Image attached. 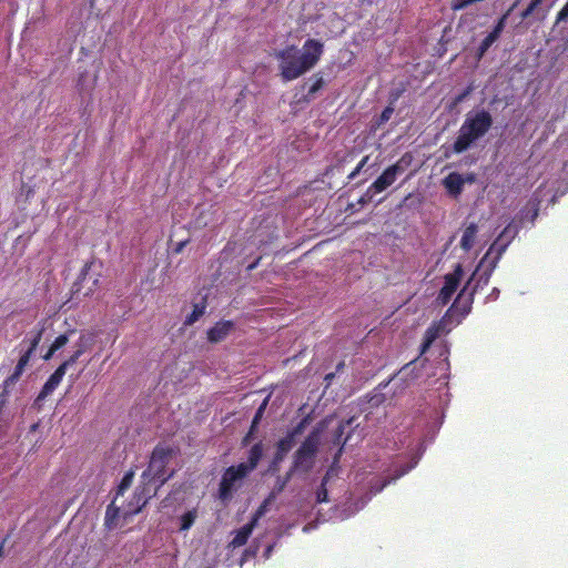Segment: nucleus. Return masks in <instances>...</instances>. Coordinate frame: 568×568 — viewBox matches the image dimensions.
I'll list each match as a JSON object with an SVG mask.
<instances>
[{"mask_svg": "<svg viewBox=\"0 0 568 568\" xmlns=\"http://www.w3.org/2000/svg\"><path fill=\"white\" fill-rule=\"evenodd\" d=\"M44 332V326L37 328L36 332H30L26 338L20 343V353L21 356L18 361V364L13 371V373L3 382L2 393L0 395L1 403H4V398L11 393L18 381L20 379L26 366L29 364L33 353L36 352L42 335Z\"/></svg>", "mask_w": 568, "mask_h": 568, "instance_id": "423d86ee", "label": "nucleus"}, {"mask_svg": "<svg viewBox=\"0 0 568 568\" xmlns=\"http://www.w3.org/2000/svg\"><path fill=\"white\" fill-rule=\"evenodd\" d=\"M368 160H369L368 155L364 156L359 161V163L356 165V168L349 173L348 180H354L362 172L364 166L367 164Z\"/></svg>", "mask_w": 568, "mask_h": 568, "instance_id": "473e14b6", "label": "nucleus"}, {"mask_svg": "<svg viewBox=\"0 0 568 568\" xmlns=\"http://www.w3.org/2000/svg\"><path fill=\"white\" fill-rule=\"evenodd\" d=\"M518 230L517 226H514L511 224L507 225L504 231L500 233V235L497 237V240L490 245L487 253L495 255L498 253V250L503 244H506V247L509 245L511 240L516 236Z\"/></svg>", "mask_w": 568, "mask_h": 568, "instance_id": "6ab92c4d", "label": "nucleus"}, {"mask_svg": "<svg viewBox=\"0 0 568 568\" xmlns=\"http://www.w3.org/2000/svg\"><path fill=\"white\" fill-rule=\"evenodd\" d=\"M205 312L204 304H195L191 314H189L185 318L186 325L194 324L201 316H203Z\"/></svg>", "mask_w": 568, "mask_h": 568, "instance_id": "393cba45", "label": "nucleus"}, {"mask_svg": "<svg viewBox=\"0 0 568 568\" xmlns=\"http://www.w3.org/2000/svg\"><path fill=\"white\" fill-rule=\"evenodd\" d=\"M493 118L488 111L480 110L475 113H468L459 129V134L454 142V151L462 153L470 145L483 138L491 128Z\"/></svg>", "mask_w": 568, "mask_h": 568, "instance_id": "20e7f679", "label": "nucleus"}, {"mask_svg": "<svg viewBox=\"0 0 568 568\" xmlns=\"http://www.w3.org/2000/svg\"><path fill=\"white\" fill-rule=\"evenodd\" d=\"M466 97V93L462 94L460 97H458L457 101L460 102L463 101V99Z\"/></svg>", "mask_w": 568, "mask_h": 568, "instance_id": "de8ad7c7", "label": "nucleus"}, {"mask_svg": "<svg viewBox=\"0 0 568 568\" xmlns=\"http://www.w3.org/2000/svg\"><path fill=\"white\" fill-rule=\"evenodd\" d=\"M474 294L475 290H470L466 285L463 287L457 298L455 300L454 304L447 311L442 321L438 324L433 325L426 329L424 335V342L422 344L420 349L422 354H424L430 347V345L440 334L450 331L448 324L452 323V318L455 315V313L458 312L460 316L464 317L470 312L471 304L474 301Z\"/></svg>", "mask_w": 568, "mask_h": 568, "instance_id": "7ed1b4c3", "label": "nucleus"}, {"mask_svg": "<svg viewBox=\"0 0 568 568\" xmlns=\"http://www.w3.org/2000/svg\"><path fill=\"white\" fill-rule=\"evenodd\" d=\"M474 181L475 176L473 174L463 175L453 172L443 180V184L450 195L457 197L462 193L465 183H473Z\"/></svg>", "mask_w": 568, "mask_h": 568, "instance_id": "4468645a", "label": "nucleus"}, {"mask_svg": "<svg viewBox=\"0 0 568 568\" xmlns=\"http://www.w3.org/2000/svg\"><path fill=\"white\" fill-rule=\"evenodd\" d=\"M403 172L404 166L399 162L388 166L371 185L372 190L377 194L385 191L397 180L398 175H400Z\"/></svg>", "mask_w": 568, "mask_h": 568, "instance_id": "ddd939ff", "label": "nucleus"}, {"mask_svg": "<svg viewBox=\"0 0 568 568\" xmlns=\"http://www.w3.org/2000/svg\"><path fill=\"white\" fill-rule=\"evenodd\" d=\"M505 251L506 244H503L498 250L497 254L491 255L489 253H486L484 257L480 260L478 266L474 271L470 278L467 281L466 286H468L470 290H475V292L478 288L485 287L488 284L491 274Z\"/></svg>", "mask_w": 568, "mask_h": 568, "instance_id": "0eeeda50", "label": "nucleus"}, {"mask_svg": "<svg viewBox=\"0 0 568 568\" xmlns=\"http://www.w3.org/2000/svg\"><path fill=\"white\" fill-rule=\"evenodd\" d=\"M493 36L488 34L478 47V59H481L484 54L487 52V50L493 45V43L496 41Z\"/></svg>", "mask_w": 568, "mask_h": 568, "instance_id": "cd10ccee", "label": "nucleus"}, {"mask_svg": "<svg viewBox=\"0 0 568 568\" xmlns=\"http://www.w3.org/2000/svg\"><path fill=\"white\" fill-rule=\"evenodd\" d=\"M265 508H266V505H262L255 516L252 518V520L244 525L241 529H239L236 532H235V536L234 538L232 539V541L230 542V545L233 547V548H236V547H241L243 546L244 544H246L248 537L251 536V534L253 532V529L258 520V518L265 513Z\"/></svg>", "mask_w": 568, "mask_h": 568, "instance_id": "2eb2a0df", "label": "nucleus"}, {"mask_svg": "<svg viewBox=\"0 0 568 568\" xmlns=\"http://www.w3.org/2000/svg\"><path fill=\"white\" fill-rule=\"evenodd\" d=\"M69 342V336L67 334H61L59 335L54 341L53 343L51 344V346L53 347V351H59L60 348H62L63 346H65Z\"/></svg>", "mask_w": 568, "mask_h": 568, "instance_id": "72a5a7b5", "label": "nucleus"}, {"mask_svg": "<svg viewBox=\"0 0 568 568\" xmlns=\"http://www.w3.org/2000/svg\"><path fill=\"white\" fill-rule=\"evenodd\" d=\"M3 556V544L0 545V558Z\"/></svg>", "mask_w": 568, "mask_h": 568, "instance_id": "49530a36", "label": "nucleus"}, {"mask_svg": "<svg viewBox=\"0 0 568 568\" xmlns=\"http://www.w3.org/2000/svg\"><path fill=\"white\" fill-rule=\"evenodd\" d=\"M255 554H256V549H254V550L247 549L244 554V559L247 557H254Z\"/></svg>", "mask_w": 568, "mask_h": 568, "instance_id": "37998d69", "label": "nucleus"}, {"mask_svg": "<svg viewBox=\"0 0 568 568\" xmlns=\"http://www.w3.org/2000/svg\"><path fill=\"white\" fill-rule=\"evenodd\" d=\"M264 407H265V402H264V403H263V405L258 408V410H257V413H256V415H255V417H254L253 424L257 423V419H258V417L261 416V414H262V412H263Z\"/></svg>", "mask_w": 568, "mask_h": 568, "instance_id": "79ce46f5", "label": "nucleus"}, {"mask_svg": "<svg viewBox=\"0 0 568 568\" xmlns=\"http://www.w3.org/2000/svg\"><path fill=\"white\" fill-rule=\"evenodd\" d=\"M69 363L63 362L55 371L54 373L48 378L45 384L43 385L39 398H44L52 394L54 389L59 386L61 383L63 376L67 373L68 367H70Z\"/></svg>", "mask_w": 568, "mask_h": 568, "instance_id": "dca6fc26", "label": "nucleus"}, {"mask_svg": "<svg viewBox=\"0 0 568 568\" xmlns=\"http://www.w3.org/2000/svg\"><path fill=\"white\" fill-rule=\"evenodd\" d=\"M311 528H312V526H311V525H306V526H304L303 531H305V532H306V531H308Z\"/></svg>", "mask_w": 568, "mask_h": 568, "instance_id": "a18cd8bd", "label": "nucleus"}, {"mask_svg": "<svg viewBox=\"0 0 568 568\" xmlns=\"http://www.w3.org/2000/svg\"><path fill=\"white\" fill-rule=\"evenodd\" d=\"M305 424L306 419H303L285 437L278 440L272 468H274L277 464L283 462L286 454L295 446V438L303 433Z\"/></svg>", "mask_w": 568, "mask_h": 568, "instance_id": "9d476101", "label": "nucleus"}, {"mask_svg": "<svg viewBox=\"0 0 568 568\" xmlns=\"http://www.w3.org/2000/svg\"><path fill=\"white\" fill-rule=\"evenodd\" d=\"M255 265H256V263L251 264V265L248 266V270H253V268L255 267Z\"/></svg>", "mask_w": 568, "mask_h": 568, "instance_id": "8fccbe9b", "label": "nucleus"}, {"mask_svg": "<svg viewBox=\"0 0 568 568\" xmlns=\"http://www.w3.org/2000/svg\"><path fill=\"white\" fill-rule=\"evenodd\" d=\"M507 14H504L497 22V24L494 27L493 31L489 33L495 39H498L501 34L503 30L505 29Z\"/></svg>", "mask_w": 568, "mask_h": 568, "instance_id": "7c9ffc66", "label": "nucleus"}, {"mask_svg": "<svg viewBox=\"0 0 568 568\" xmlns=\"http://www.w3.org/2000/svg\"><path fill=\"white\" fill-rule=\"evenodd\" d=\"M234 324L231 321L217 322L209 332L207 338L212 343H217L225 339L233 331Z\"/></svg>", "mask_w": 568, "mask_h": 568, "instance_id": "a211bd4d", "label": "nucleus"}, {"mask_svg": "<svg viewBox=\"0 0 568 568\" xmlns=\"http://www.w3.org/2000/svg\"><path fill=\"white\" fill-rule=\"evenodd\" d=\"M324 85V79L321 75H316L315 81L308 89V97H313L317 91H320Z\"/></svg>", "mask_w": 568, "mask_h": 568, "instance_id": "2f4dec72", "label": "nucleus"}, {"mask_svg": "<svg viewBox=\"0 0 568 568\" xmlns=\"http://www.w3.org/2000/svg\"><path fill=\"white\" fill-rule=\"evenodd\" d=\"M121 516V510L115 506V500H113L106 508L104 525L109 530H112L118 527L119 518Z\"/></svg>", "mask_w": 568, "mask_h": 568, "instance_id": "4be33fe9", "label": "nucleus"}, {"mask_svg": "<svg viewBox=\"0 0 568 568\" xmlns=\"http://www.w3.org/2000/svg\"><path fill=\"white\" fill-rule=\"evenodd\" d=\"M322 433L323 427L316 426L307 435L293 455V462L290 467L291 473L298 476H305L313 469L315 458L321 446Z\"/></svg>", "mask_w": 568, "mask_h": 568, "instance_id": "39448f33", "label": "nucleus"}, {"mask_svg": "<svg viewBox=\"0 0 568 568\" xmlns=\"http://www.w3.org/2000/svg\"><path fill=\"white\" fill-rule=\"evenodd\" d=\"M101 263L98 261L92 260L84 265L79 281V285L88 286V290L84 293V295H89L98 287Z\"/></svg>", "mask_w": 568, "mask_h": 568, "instance_id": "f8f14e48", "label": "nucleus"}, {"mask_svg": "<svg viewBox=\"0 0 568 568\" xmlns=\"http://www.w3.org/2000/svg\"><path fill=\"white\" fill-rule=\"evenodd\" d=\"M171 458L169 448L156 446L150 458L148 468L142 473L141 486L134 493L135 507L123 511V516L138 514L142 507L152 498L159 487L173 476V471H166V465Z\"/></svg>", "mask_w": 568, "mask_h": 568, "instance_id": "f03ea898", "label": "nucleus"}, {"mask_svg": "<svg viewBox=\"0 0 568 568\" xmlns=\"http://www.w3.org/2000/svg\"><path fill=\"white\" fill-rule=\"evenodd\" d=\"M273 547L274 545H268L265 550H264V554H263V557L264 559H268L271 554H272V550H273Z\"/></svg>", "mask_w": 568, "mask_h": 568, "instance_id": "a19ab883", "label": "nucleus"}, {"mask_svg": "<svg viewBox=\"0 0 568 568\" xmlns=\"http://www.w3.org/2000/svg\"><path fill=\"white\" fill-rule=\"evenodd\" d=\"M55 352H57V351H53V347H52V346H50V347H49V349H48V352L42 356V358H43L44 361H49V359L54 355V353H55Z\"/></svg>", "mask_w": 568, "mask_h": 568, "instance_id": "58836bf2", "label": "nucleus"}, {"mask_svg": "<svg viewBox=\"0 0 568 568\" xmlns=\"http://www.w3.org/2000/svg\"><path fill=\"white\" fill-rule=\"evenodd\" d=\"M447 354H448V349L446 346L443 347L442 352H440V356H444L445 357V361H447Z\"/></svg>", "mask_w": 568, "mask_h": 568, "instance_id": "c03bdc74", "label": "nucleus"}, {"mask_svg": "<svg viewBox=\"0 0 568 568\" xmlns=\"http://www.w3.org/2000/svg\"><path fill=\"white\" fill-rule=\"evenodd\" d=\"M187 241H181L176 244V246L174 247V252L175 253H181L183 251V248L185 247Z\"/></svg>", "mask_w": 568, "mask_h": 568, "instance_id": "4c0bfd02", "label": "nucleus"}, {"mask_svg": "<svg viewBox=\"0 0 568 568\" xmlns=\"http://www.w3.org/2000/svg\"><path fill=\"white\" fill-rule=\"evenodd\" d=\"M133 478H134V473L132 470L128 471L123 476V478L118 487V493H116L118 496L124 494V491L131 486Z\"/></svg>", "mask_w": 568, "mask_h": 568, "instance_id": "a878e982", "label": "nucleus"}, {"mask_svg": "<svg viewBox=\"0 0 568 568\" xmlns=\"http://www.w3.org/2000/svg\"><path fill=\"white\" fill-rule=\"evenodd\" d=\"M568 18V0L567 3L562 7V9L558 12L556 24L560 23L561 21H565Z\"/></svg>", "mask_w": 568, "mask_h": 568, "instance_id": "e433bc0d", "label": "nucleus"}, {"mask_svg": "<svg viewBox=\"0 0 568 568\" xmlns=\"http://www.w3.org/2000/svg\"><path fill=\"white\" fill-rule=\"evenodd\" d=\"M93 344H94V335L93 334H82L75 344L77 349L70 356V358L67 359L65 362L69 363V365H73L83 353H85L88 349H90L93 346Z\"/></svg>", "mask_w": 568, "mask_h": 568, "instance_id": "aec40b11", "label": "nucleus"}, {"mask_svg": "<svg viewBox=\"0 0 568 568\" xmlns=\"http://www.w3.org/2000/svg\"><path fill=\"white\" fill-rule=\"evenodd\" d=\"M346 424H347L348 426H351V425L353 424V418L348 419V420L346 422Z\"/></svg>", "mask_w": 568, "mask_h": 568, "instance_id": "09e8293b", "label": "nucleus"}, {"mask_svg": "<svg viewBox=\"0 0 568 568\" xmlns=\"http://www.w3.org/2000/svg\"><path fill=\"white\" fill-rule=\"evenodd\" d=\"M464 272L460 264H457L454 272L449 273L445 276L444 286L442 287L437 302L440 305H446L450 301L454 293L457 291L460 281L463 278Z\"/></svg>", "mask_w": 568, "mask_h": 568, "instance_id": "9b49d317", "label": "nucleus"}, {"mask_svg": "<svg viewBox=\"0 0 568 568\" xmlns=\"http://www.w3.org/2000/svg\"><path fill=\"white\" fill-rule=\"evenodd\" d=\"M499 290L497 287L493 288L491 293L487 296L488 300H497L499 296Z\"/></svg>", "mask_w": 568, "mask_h": 568, "instance_id": "ea45409f", "label": "nucleus"}, {"mask_svg": "<svg viewBox=\"0 0 568 568\" xmlns=\"http://www.w3.org/2000/svg\"><path fill=\"white\" fill-rule=\"evenodd\" d=\"M539 193H540V191L537 190L534 193V196H532V199L530 201L531 207H532V214H531V217H530L531 223H534V221L536 220V217L538 215V210H539L538 206H539V203H540Z\"/></svg>", "mask_w": 568, "mask_h": 568, "instance_id": "c756f323", "label": "nucleus"}, {"mask_svg": "<svg viewBox=\"0 0 568 568\" xmlns=\"http://www.w3.org/2000/svg\"><path fill=\"white\" fill-rule=\"evenodd\" d=\"M263 455V446L261 443H257L252 446V448L248 452V462L243 463L245 466V469L251 473L254 470L262 458Z\"/></svg>", "mask_w": 568, "mask_h": 568, "instance_id": "5701e85b", "label": "nucleus"}, {"mask_svg": "<svg viewBox=\"0 0 568 568\" xmlns=\"http://www.w3.org/2000/svg\"><path fill=\"white\" fill-rule=\"evenodd\" d=\"M244 464L229 467L221 479L219 495L223 501L231 499L237 485L248 475Z\"/></svg>", "mask_w": 568, "mask_h": 568, "instance_id": "6e6552de", "label": "nucleus"}, {"mask_svg": "<svg viewBox=\"0 0 568 568\" xmlns=\"http://www.w3.org/2000/svg\"><path fill=\"white\" fill-rule=\"evenodd\" d=\"M419 458H420V455L417 456L409 465L403 467L394 478H390L389 480H384L383 484L377 487L372 486L371 493L368 495L361 498V500L357 501L353 508L349 507V508L342 509L341 513L336 516V518L344 520V519L353 516L357 511H359L368 503V500L372 498V496L381 493L384 489V487L387 486L389 483L396 480L397 478L404 476L410 469H413L417 465Z\"/></svg>", "mask_w": 568, "mask_h": 568, "instance_id": "1a4fd4ad", "label": "nucleus"}, {"mask_svg": "<svg viewBox=\"0 0 568 568\" xmlns=\"http://www.w3.org/2000/svg\"><path fill=\"white\" fill-rule=\"evenodd\" d=\"M293 476H295V474L291 473L290 469L284 477L278 476L274 487L276 493H281L286 487V485L288 484Z\"/></svg>", "mask_w": 568, "mask_h": 568, "instance_id": "c85d7f7f", "label": "nucleus"}, {"mask_svg": "<svg viewBox=\"0 0 568 568\" xmlns=\"http://www.w3.org/2000/svg\"><path fill=\"white\" fill-rule=\"evenodd\" d=\"M557 0H532L529 6L521 12V18L527 19L531 14H536L539 19H545L550 8Z\"/></svg>", "mask_w": 568, "mask_h": 568, "instance_id": "f3484780", "label": "nucleus"}, {"mask_svg": "<svg viewBox=\"0 0 568 568\" xmlns=\"http://www.w3.org/2000/svg\"><path fill=\"white\" fill-rule=\"evenodd\" d=\"M323 53L324 44L316 39H307L301 49L292 44L277 51L275 58L278 61L283 81L296 80L311 71L318 63Z\"/></svg>", "mask_w": 568, "mask_h": 568, "instance_id": "f257e3e1", "label": "nucleus"}, {"mask_svg": "<svg viewBox=\"0 0 568 568\" xmlns=\"http://www.w3.org/2000/svg\"><path fill=\"white\" fill-rule=\"evenodd\" d=\"M196 518H197V510L195 508L183 514L180 518V520H181L180 530L181 531L189 530L193 526Z\"/></svg>", "mask_w": 568, "mask_h": 568, "instance_id": "b1692460", "label": "nucleus"}, {"mask_svg": "<svg viewBox=\"0 0 568 568\" xmlns=\"http://www.w3.org/2000/svg\"><path fill=\"white\" fill-rule=\"evenodd\" d=\"M329 473L325 475V477L322 480L321 487L316 491V501L317 503H325L327 501V489L326 484L328 480Z\"/></svg>", "mask_w": 568, "mask_h": 568, "instance_id": "bb28decb", "label": "nucleus"}, {"mask_svg": "<svg viewBox=\"0 0 568 568\" xmlns=\"http://www.w3.org/2000/svg\"><path fill=\"white\" fill-rule=\"evenodd\" d=\"M376 194L377 193L372 190V186H369L366 190V192L361 196V199L358 200V203L361 205H365V204L369 203Z\"/></svg>", "mask_w": 568, "mask_h": 568, "instance_id": "f704fd0d", "label": "nucleus"}, {"mask_svg": "<svg viewBox=\"0 0 568 568\" xmlns=\"http://www.w3.org/2000/svg\"><path fill=\"white\" fill-rule=\"evenodd\" d=\"M478 232V226L475 223H470L463 233L460 240V246L464 251L468 252L475 245V239Z\"/></svg>", "mask_w": 568, "mask_h": 568, "instance_id": "412c9836", "label": "nucleus"}, {"mask_svg": "<svg viewBox=\"0 0 568 568\" xmlns=\"http://www.w3.org/2000/svg\"><path fill=\"white\" fill-rule=\"evenodd\" d=\"M393 113H394V108H393V106H390V105L386 106V108L383 110V112H382V114H381V116H379L378 124H384V123H386V122L390 119V116H392V114H393Z\"/></svg>", "mask_w": 568, "mask_h": 568, "instance_id": "c9c22d12", "label": "nucleus"}]
</instances>
